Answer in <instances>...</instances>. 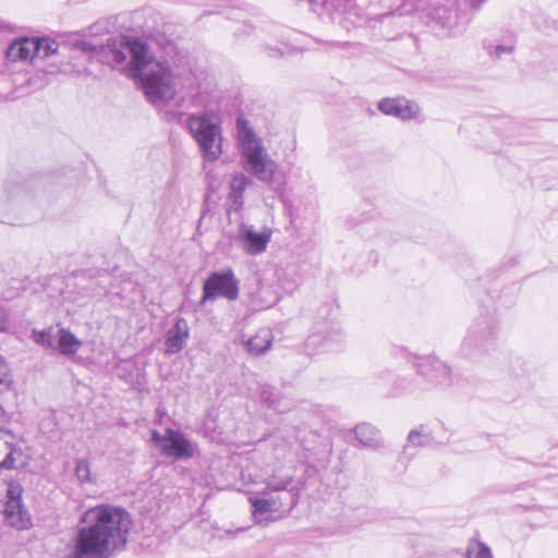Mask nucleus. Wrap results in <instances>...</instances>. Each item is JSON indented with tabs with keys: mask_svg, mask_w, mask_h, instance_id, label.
Returning <instances> with one entry per match:
<instances>
[{
	"mask_svg": "<svg viewBox=\"0 0 558 558\" xmlns=\"http://www.w3.org/2000/svg\"><path fill=\"white\" fill-rule=\"evenodd\" d=\"M240 281L231 268L211 272L203 284L201 304L218 298L235 301L239 298Z\"/></svg>",
	"mask_w": 558,
	"mask_h": 558,
	"instance_id": "5",
	"label": "nucleus"
},
{
	"mask_svg": "<svg viewBox=\"0 0 558 558\" xmlns=\"http://www.w3.org/2000/svg\"><path fill=\"white\" fill-rule=\"evenodd\" d=\"M10 29H11L10 23L0 17V31L5 32V31H10Z\"/></svg>",
	"mask_w": 558,
	"mask_h": 558,
	"instance_id": "32",
	"label": "nucleus"
},
{
	"mask_svg": "<svg viewBox=\"0 0 558 558\" xmlns=\"http://www.w3.org/2000/svg\"><path fill=\"white\" fill-rule=\"evenodd\" d=\"M236 131L242 147V157L245 159V169L257 180L268 183L277 194L283 193V183L275 180L277 163L265 151L260 141L248 126V121L239 117Z\"/></svg>",
	"mask_w": 558,
	"mask_h": 558,
	"instance_id": "3",
	"label": "nucleus"
},
{
	"mask_svg": "<svg viewBox=\"0 0 558 558\" xmlns=\"http://www.w3.org/2000/svg\"><path fill=\"white\" fill-rule=\"evenodd\" d=\"M417 373L430 384L449 387L452 384L451 368L436 356H426L416 364Z\"/></svg>",
	"mask_w": 558,
	"mask_h": 558,
	"instance_id": "8",
	"label": "nucleus"
},
{
	"mask_svg": "<svg viewBox=\"0 0 558 558\" xmlns=\"http://www.w3.org/2000/svg\"><path fill=\"white\" fill-rule=\"evenodd\" d=\"M13 434L0 427V469L14 470L26 465V456L13 445Z\"/></svg>",
	"mask_w": 558,
	"mask_h": 558,
	"instance_id": "10",
	"label": "nucleus"
},
{
	"mask_svg": "<svg viewBox=\"0 0 558 558\" xmlns=\"http://www.w3.org/2000/svg\"><path fill=\"white\" fill-rule=\"evenodd\" d=\"M495 327L483 319L473 324L462 341L463 354L471 355L473 351L486 348L495 338Z\"/></svg>",
	"mask_w": 558,
	"mask_h": 558,
	"instance_id": "9",
	"label": "nucleus"
},
{
	"mask_svg": "<svg viewBox=\"0 0 558 558\" xmlns=\"http://www.w3.org/2000/svg\"><path fill=\"white\" fill-rule=\"evenodd\" d=\"M465 558H494L490 547L484 542L471 538L465 550Z\"/></svg>",
	"mask_w": 558,
	"mask_h": 558,
	"instance_id": "23",
	"label": "nucleus"
},
{
	"mask_svg": "<svg viewBox=\"0 0 558 558\" xmlns=\"http://www.w3.org/2000/svg\"><path fill=\"white\" fill-rule=\"evenodd\" d=\"M74 472L77 482L81 485L95 483V477L92 474L90 462L87 459H78L75 463Z\"/></svg>",
	"mask_w": 558,
	"mask_h": 558,
	"instance_id": "25",
	"label": "nucleus"
},
{
	"mask_svg": "<svg viewBox=\"0 0 558 558\" xmlns=\"http://www.w3.org/2000/svg\"><path fill=\"white\" fill-rule=\"evenodd\" d=\"M252 180L245 174H236L233 177L230 183V193L229 198L232 202V205L235 209H240L244 203V191L251 185Z\"/></svg>",
	"mask_w": 558,
	"mask_h": 558,
	"instance_id": "19",
	"label": "nucleus"
},
{
	"mask_svg": "<svg viewBox=\"0 0 558 558\" xmlns=\"http://www.w3.org/2000/svg\"><path fill=\"white\" fill-rule=\"evenodd\" d=\"M34 37H22L15 39L7 49V59L11 62L32 61L35 59V50L38 49Z\"/></svg>",
	"mask_w": 558,
	"mask_h": 558,
	"instance_id": "15",
	"label": "nucleus"
},
{
	"mask_svg": "<svg viewBox=\"0 0 558 558\" xmlns=\"http://www.w3.org/2000/svg\"><path fill=\"white\" fill-rule=\"evenodd\" d=\"M38 49L35 50V58L46 59L58 52L59 45L56 40L47 37H34Z\"/></svg>",
	"mask_w": 558,
	"mask_h": 558,
	"instance_id": "24",
	"label": "nucleus"
},
{
	"mask_svg": "<svg viewBox=\"0 0 558 558\" xmlns=\"http://www.w3.org/2000/svg\"><path fill=\"white\" fill-rule=\"evenodd\" d=\"M167 444L162 445V453L175 460H187L194 457L196 445L177 429H167Z\"/></svg>",
	"mask_w": 558,
	"mask_h": 558,
	"instance_id": "11",
	"label": "nucleus"
},
{
	"mask_svg": "<svg viewBox=\"0 0 558 558\" xmlns=\"http://www.w3.org/2000/svg\"><path fill=\"white\" fill-rule=\"evenodd\" d=\"M250 502L253 506V515L257 522L268 520V514L278 510L274 498H257L250 497Z\"/></svg>",
	"mask_w": 558,
	"mask_h": 558,
	"instance_id": "21",
	"label": "nucleus"
},
{
	"mask_svg": "<svg viewBox=\"0 0 558 558\" xmlns=\"http://www.w3.org/2000/svg\"><path fill=\"white\" fill-rule=\"evenodd\" d=\"M84 50L111 66L123 64L130 54L129 75L140 80L145 97L154 105L171 100L179 84L191 92L199 88L197 77L190 69L171 68L167 61L153 60L148 46L138 38L122 36L109 39L100 47L85 43Z\"/></svg>",
	"mask_w": 558,
	"mask_h": 558,
	"instance_id": "1",
	"label": "nucleus"
},
{
	"mask_svg": "<svg viewBox=\"0 0 558 558\" xmlns=\"http://www.w3.org/2000/svg\"><path fill=\"white\" fill-rule=\"evenodd\" d=\"M512 49L513 48L510 46L497 45L494 47V50L489 51V53L496 58H500L504 53H510Z\"/></svg>",
	"mask_w": 558,
	"mask_h": 558,
	"instance_id": "30",
	"label": "nucleus"
},
{
	"mask_svg": "<svg viewBox=\"0 0 558 558\" xmlns=\"http://www.w3.org/2000/svg\"><path fill=\"white\" fill-rule=\"evenodd\" d=\"M240 238L244 242V250L250 255H258L266 251L271 238V230L255 232L251 226L242 225Z\"/></svg>",
	"mask_w": 558,
	"mask_h": 558,
	"instance_id": "13",
	"label": "nucleus"
},
{
	"mask_svg": "<svg viewBox=\"0 0 558 558\" xmlns=\"http://www.w3.org/2000/svg\"><path fill=\"white\" fill-rule=\"evenodd\" d=\"M354 434L360 444L365 447L377 448L380 446L378 429L368 423L357 424Z\"/></svg>",
	"mask_w": 558,
	"mask_h": 558,
	"instance_id": "20",
	"label": "nucleus"
},
{
	"mask_svg": "<svg viewBox=\"0 0 558 558\" xmlns=\"http://www.w3.org/2000/svg\"><path fill=\"white\" fill-rule=\"evenodd\" d=\"M11 384L12 377L9 372V367L4 363L3 359L0 356V391H5L10 389Z\"/></svg>",
	"mask_w": 558,
	"mask_h": 558,
	"instance_id": "28",
	"label": "nucleus"
},
{
	"mask_svg": "<svg viewBox=\"0 0 558 558\" xmlns=\"http://www.w3.org/2000/svg\"><path fill=\"white\" fill-rule=\"evenodd\" d=\"M190 337L187 322L179 317L174 325L165 335V354H177L184 349Z\"/></svg>",
	"mask_w": 558,
	"mask_h": 558,
	"instance_id": "12",
	"label": "nucleus"
},
{
	"mask_svg": "<svg viewBox=\"0 0 558 558\" xmlns=\"http://www.w3.org/2000/svg\"><path fill=\"white\" fill-rule=\"evenodd\" d=\"M279 54H281L279 50H277L275 48L269 49V56L276 57V56H279Z\"/></svg>",
	"mask_w": 558,
	"mask_h": 558,
	"instance_id": "33",
	"label": "nucleus"
},
{
	"mask_svg": "<svg viewBox=\"0 0 558 558\" xmlns=\"http://www.w3.org/2000/svg\"><path fill=\"white\" fill-rule=\"evenodd\" d=\"M23 487L16 482H10L5 492L3 515L9 525L23 531L32 526V517L22 501Z\"/></svg>",
	"mask_w": 558,
	"mask_h": 558,
	"instance_id": "6",
	"label": "nucleus"
},
{
	"mask_svg": "<svg viewBox=\"0 0 558 558\" xmlns=\"http://www.w3.org/2000/svg\"><path fill=\"white\" fill-rule=\"evenodd\" d=\"M151 440L162 448V445L167 444V440H168L167 439V432L163 435H161L157 430H153V433H151Z\"/></svg>",
	"mask_w": 558,
	"mask_h": 558,
	"instance_id": "31",
	"label": "nucleus"
},
{
	"mask_svg": "<svg viewBox=\"0 0 558 558\" xmlns=\"http://www.w3.org/2000/svg\"><path fill=\"white\" fill-rule=\"evenodd\" d=\"M407 440L409 445L425 447L433 442V436L427 426L420 425L417 428L410 430Z\"/></svg>",
	"mask_w": 558,
	"mask_h": 558,
	"instance_id": "22",
	"label": "nucleus"
},
{
	"mask_svg": "<svg viewBox=\"0 0 558 558\" xmlns=\"http://www.w3.org/2000/svg\"><path fill=\"white\" fill-rule=\"evenodd\" d=\"M259 398L264 403L268 404L270 408L277 411H282V409L276 401V393L271 387H263L259 393Z\"/></svg>",
	"mask_w": 558,
	"mask_h": 558,
	"instance_id": "27",
	"label": "nucleus"
},
{
	"mask_svg": "<svg viewBox=\"0 0 558 558\" xmlns=\"http://www.w3.org/2000/svg\"><path fill=\"white\" fill-rule=\"evenodd\" d=\"M33 339L36 343L49 348L54 349L57 342V336H53L51 329L48 330H33Z\"/></svg>",
	"mask_w": 558,
	"mask_h": 558,
	"instance_id": "26",
	"label": "nucleus"
},
{
	"mask_svg": "<svg viewBox=\"0 0 558 558\" xmlns=\"http://www.w3.org/2000/svg\"><path fill=\"white\" fill-rule=\"evenodd\" d=\"M9 326V311L0 304V332L5 331Z\"/></svg>",
	"mask_w": 558,
	"mask_h": 558,
	"instance_id": "29",
	"label": "nucleus"
},
{
	"mask_svg": "<svg viewBox=\"0 0 558 558\" xmlns=\"http://www.w3.org/2000/svg\"><path fill=\"white\" fill-rule=\"evenodd\" d=\"M343 341L342 331L332 325L331 327L317 328L315 332L310 335L305 342V349L308 354L335 351L342 345Z\"/></svg>",
	"mask_w": 558,
	"mask_h": 558,
	"instance_id": "7",
	"label": "nucleus"
},
{
	"mask_svg": "<svg viewBox=\"0 0 558 558\" xmlns=\"http://www.w3.org/2000/svg\"><path fill=\"white\" fill-rule=\"evenodd\" d=\"M82 347L78 340L70 330L61 328L57 333L56 350L63 355H74Z\"/></svg>",
	"mask_w": 558,
	"mask_h": 558,
	"instance_id": "18",
	"label": "nucleus"
},
{
	"mask_svg": "<svg viewBox=\"0 0 558 558\" xmlns=\"http://www.w3.org/2000/svg\"><path fill=\"white\" fill-rule=\"evenodd\" d=\"M83 523L70 558H109L125 547L133 524L129 512L108 505L87 510Z\"/></svg>",
	"mask_w": 558,
	"mask_h": 558,
	"instance_id": "2",
	"label": "nucleus"
},
{
	"mask_svg": "<svg viewBox=\"0 0 558 558\" xmlns=\"http://www.w3.org/2000/svg\"><path fill=\"white\" fill-rule=\"evenodd\" d=\"M186 128L199 146L207 161H216L222 154L221 128L211 113L191 114L185 121Z\"/></svg>",
	"mask_w": 558,
	"mask_h": 558,
	"instance_id": "4",
	"label": "nucleus"
},
{
	"mask_svg": "<svg viewBox=\"0 0 558 558\" xmlns=\"http://www.w3.org/2000/svg\"><path fill=\"white\" fill-rule=\"evenodd\" d=\"M272 343V333L267 328L259 329L245 342L246 351L252 355L266 353Z\"/></svg>",
	"mask_w": 558,
	"mask_h": 558,
	"instance_id": "16",
	"label": "nucleus"
},
{
	"mask_svg": "<svg viewBox=\"0 0 558 558\" xmlns=\"http://www.w3.org/2000/svg\"><path fill=\"white\" fill-rule=\"evenodd\" d=\"M293 475L279 476L278 474H271L265 480L266 488L270 492H282L288 490L292 496V506L296 504V496L299 489L292 486Z\"/></svg>",
	"mask_w": 558,
	"mask_h": 558,
	"instance_id": "17",
	"label": "nucleus"
},
{
	"mask_svg": "<svg viewBox=\"0 0 558 558\" xmlns=\"http://www.w3.org/2000/svg\"><path fill=\"white\" fill-rule=\"evenodd\" d=\"M378 109L387 116L401 120H410L416 117L417 107L403 98H386L379 101Z\"/></svg>",
	"mask_w": 558,
	"mask_h": 558,
	"instance_id": "14",
	"label": "nucleus"
}]
</instances>
